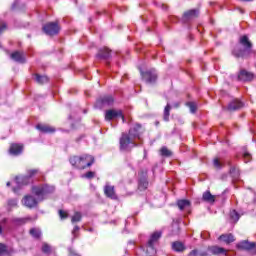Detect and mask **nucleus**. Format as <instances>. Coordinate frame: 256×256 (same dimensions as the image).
Listing matches in <instances>:
<instances>
[{"label": "nucleus", "instance_id": "nucleus-1", "mask_svg": "<svg viewBox=\"0 0 256 256\" xmlns=\"http://www.w3.org/2000/svg\"><path fill=\"white\" fill-rule=\"evenodd\" d=\"M95 163V157L89 154H83L80 156H73L70 158V164L75 169H87V167H91Z\"/></svg>", "mask_w": 256, "mask_h": 256}, {"label": "nucleus", "instance_id": "nucleus-2", "mask_svg": "<svg viewBox=\"0 0 256 256\" xmlns=\"http://www.w3.org/2000/svg\"><path fill=\"white\" fill-rule=\"evenodd\" d=\"M54 188L49 185H40L32 187L33 195L37 196V199L41 201L43 199V195H47V193H53Z\"/></svg>", "mask_w": 256, "mask_h": 256}, {"label": "nucleus", "instance_id": "nucleus-3", "mask_svg": "<svg viewBox=\"0 0 256 256\" xmlns=\"http://www.w3.org/2000/svg\"><path fill=\"white\" fill-rule=\"evenodd\" d=\"M159 239H161V233L160 232H154L149 241H148V246H147V250L146 253L149 256H153L155 255V253H157V250H155V247H153L155 245V243H157V241H159Z\"/></svg>", "mask_w": 256, "mask_h": 256}, {"label": "nucleus", "instance_id": "nucleus-4", "mask_svg": "<svg viewBox=\"0 0 256 256\" xmlns=\"http://www.w3.org/2000/svg\"><path fill=\"white\" fill-rule=\"evenodd\" d=\"M42 29L46 35L53 37V35L59 34V31H61V26H59L58 22H49L45 24Z\"/></svg>", "mask_w": 256, "mask_h": 256}, {"label": "nucleus", "instance_id": "nucleus-5", "mask_svg": "<svg viewBox=\"0 0 256 256\" xmlns=\"http://www.w3.org/2000/svg\"><path fill=\"white\" fill-rule=\"evenodd\" d=\"M239 43L244 47L247 51L248 55H253L256 57V50L253 49V42L247 37V35H243L239 38Z\"/></svg>", "mask_w": 256, "mask_h": 256}, {"label": "nucleus", "instance_id": "nucleus-6", "mask_svg": "<svg viewBox=\"0 0 256 256\" xmlns=\"http://www.w3.org/2000/svg\"><path fill=\"white\" fill-rule=\"evenodd\" d=\"M117 117H121L123 123H125V115H123V110L110 109L105 112L106 121H113V119H117Z\"/></svg>", "mask_w": 256, "mask_h": 256}, {"label": "nucleus", "instance_id": "nucleus-7", "mask_svg": "<svg viewBox=\"0 0 256 256\" xmlns=\"http://www.w3.org/2000/svg\"><path fill=\"white\" fill-rule=\"evenodd\" d=\"M23 205L28 207L29 209H33V207H37V203H39L38 198L36 199L32 195H27L22 200Z\"/></svg>", "mask_w": 256, "mask_h": 256}, {"label": "nucleus", "instance_id": "nucleus-8", "mask_svg": "<svg viewBox=\"0 0 256 256\" xmlns=\"http://www.w3.org/2000/svg\"><path fill=\"white\" fill-rule=\"evenodd\" d=\"M104 195L108 197V199H113L114 201H117V193H115V186H111L109 184H106L104 187Z\"/></svg>", "mask_w": 256, "mask_h": 256}, {"label": "nucleus", "instance_id": "nucleus-9", "mask_svg": "<svg viewBox=\"0 0 256 256\" xmlns=\"http://www.w3.org/2000/svg\"><path fill=\"white\" fill-rule=\"evenodd\" d=\"M238 79L239 81H253L255 79V75L252 72L246 71V70H241L240 73L238 74Z\"/></svg>", "mask_w": 256, "mask_h": 256}, {"label": "nucleus", "instance_id": "nucleus-10", "mask_svg": "<svg viewBox=\"0 0 256 256\" xmlns=\"http://www.w3.org/2000/svg\"><path fill=\"white\" fill-rule=\"evenodd\" d=\"M133 138L130 137L127 134H122V137L120 138V149L125 151L127 147H129L130 143H133Z\"/></svg>", "mask_w": 256, "mask_h": 256}, {"label": "nucleus", "instance_id": "nucleus-11", "mask_svg": "<svg viewBox=\"0 0 256 256\" xmlns=\"http://www.w3.org/2000/svg\"><path fill=\"white\" fill-rule=\"evenodd\" d=\"M238 249H244L246 251H255L256 244L255 242L243 241L237 244Z\"/></svg>", "mask_w": 256, "mask_h": 256}, {"label": "nucleus", "instance_id": "nucleus-12", "mask_svg": "<svg viewBox=\"0 0 256 256\" xmlns=\"http://www.w3.org/2000/svg\"><path fill=\"white\" fill-rule=\"evenodd\" d=\"M142 77L146 81V83H155V81H157V73L153 71H147L143 73Z\"/></svg>", "mask_w": 256, "mask_h": 256}, {"label": "nucleus", "instance_id": "nucleus-13", "mask_svg": "<svg viewBox=\"0 0 256 256\" xmlns=\"http://www.w3.org/2000/svg\"><path fill=\"white\" fill-rule=\"evenodd\" d=\"M9 153L10 155H21V153H23V145L17 143L11 144L9 148Z\"/></svg>", "mask_w": 256, "mask_h": 256}, {"label": "nucleus", "instance_id": "nucleus-14", "mask_svg": "<svg viewBox=\"0 0 256 256\" xmlns=\"http://www.w3.org/2000/svg\"><path fill=\"white\" fill-rule=\"evenodd\" d=\"M219 241H222L223 243H226V245H229L231 243H234L235 241V236L233 234L228 233V234H222L219 236Z\"/></svg>", "mask_w": 256, "mask_h": 256}, {"label": "nucleus", "instance_id": "nucleus-15", "mask_svg": "<svg viewBox=\"0 0 256 256\" xmlns=\"http://www.w3.org/2000/svg\"><path fill=\"white\" fill-rule=\"evenodd\" d=\"M36 129H38V131H41V133H55V128L47 124H38L36 126Z\"/></svg>", "mask_w": 256, "mask_h": 256}, {"label": "nucleus", "instance_id": "nucleus-16", "mask_svg": "<svg viewBox=\"0 0 256 256\" xmlns=\"http://www.w3.org/2000/svg\"><path fill=\"white\" fill-rule=\"evenodd\" d=\"M202 199L206 203L213 204L215 202V199H217V196L211 194L210 191H206V192L203 193Z\"/></svg>", "mask_w": 256, "mask_h": 256}, {"label": "nucleus", "instance_id": "nucleus-17", "mask_svg": "<svg viewBox=\"0 0 256 256\" xmlns=\"http://www.w3.org/2000/svg\"><path fill=\"white\" fill-rule=\"evenodd\" d=\"M141 129V125L136 124L133 128L129 130V137L132 139L139 138V130Z\"/></svg>", "mask_w": 256, "mask_h": 256}, {"label": "nucleus", "instance_id": "nucleus-18", "mask_svg": "<svg viewBox=\"0 0 256 256\" xmlns=\"http://www.w3.org/2000/svg\"><path fill=\"white\" fill-rule=\"evenodd\" d=\"M141 129V125L136 124L133 128L129 130V137L132 139L139 138V130Z\"/></svg>", "mask_w": 256, "mask_h": 256}, {"label": "nucleus", "instance_id": "nucleus-19", "mask_svg": "<svg viewBox=\"0 0 256 256\" xmlns=\"http://www.w3.org/2000/svg\"><path fill=\"white\" fill-rule=\"evenodd\" d=\"M241 107H243V102L234 100L228 105V111H237V109H241Z\"/></svg>", "mask_w": 256, "mask_h": 256}, {"label": "nucleus", "instance_id": "nucleus-20", "mask_svg": "<svg viewBox=\"0 0 256 256\" xmlns=\"http://www.w3.org/2000/svg\"><path fill=\"white\" fill-rule=\"evenodd\" d=\"M199 15V12L197 10H190L183 15L184 21H189L191 19H195Z\"/></svg>", "mask_w": 256, "mask_h": 256}, {"label": "nucleus", "instance_id": "nucleus-21", "mask_svg": "<svg viewBox=\"0 0 256 256\" xmlns=\"http://www.w3.org/2000/svg\"><path fill=\"white\" fill-rule=\"evenodd\" d=\"M177 206L180 209V211H183L184 209H188V207H191V201L189 200H178Z\"/></svg>", "mask_w": 256, "mask_h": 256}, {"label": "nucleus", "instance_id": "nucleus-22", "mask_svg": "<svg viewBox=\"0 0 256 256\" xmlns=\"http://www.w3.org/2000/svg\"><path fill=\"white\" fill-rule=\"evenodd\" d=\"M34 79L36 83H39L40 85L49 83V78L45 75L34 74Z\"/></svg>", "mask_w": 256, "mask_h": 256}, {"label": "nucleus", "instance_id": "nucleus-23", "mask_svg": "<svg viewBox=\"0 0 256 256\" xmlns=\"http://www.w3.org/2000/svg\"><path fill=\"white\" fill-rule=\"evenodd\" d=\"M172 249L174 251H177L178 253H181L185 251V245L182 242L176 241V242H173Z\"/></svg>", "mask_w": 256, "mask_h": 256}, {"label": "nucleus", "instance_id": "nucleus-24", "mask_svg": "<svg viewBox=\"0 0 256 256\" xmlns=\"http://www.w3.org/2000/svg\"><path fill=\"white\" fill-rule=\"evenodd\" d=\"M11 58L14 61H17L18 63H23L25 61V58L23 57V53L21 52H14L11 54Z\"/></svg>", "mask_w": 256, "mask_h": 256}, {"label": "nucleus", "instance_id": "nucleus-25", "mask_svg": "<svg viewBox=\"0 0 256 256\" xmlns=\"http://www.w3.org/2000/svg\"><path fill=\"white\" fill-rule=\"evenodd\" d=\"M111 56V50H109V48H104L103 50H100L98 57H100L101 59H109V57Z\"/></svg>", "mask_w": 256, "mask_h": 256}, {"label": "nucleus", "instance_id": "nucleus-26", "mask_svg": "<svg viewBox=\"0 0 256 256\" xmlns=\"http://www.w3.org/2000/svg\"><path fill=\"white\" fill-rule=\"evenodd\" d=\"M232 55H233L234 57H236V59H239V58L245 56V50H243V49H241V48H235V49L232 51Z\"/></svg>", "mask_w": 256, "mask_h": 256}, {"label": "nucleus", "instance_id": "nucleus-27", "mask_svg": "<svg viewBox=\"0 0 256 256\" xmlns=\"http://www.w3.org/2000/svg\"><path fill=\"white\" fill-rule=\"evenodd\" d=\"M37 175H41V171H39V169L28 170V176L25 177L24 180L31 179V177H35Z\"/></svg>", "mask_w": 256, "mask_h": 256}, {"label": "nucleus", "instance_id": "nucleus-28", "mask_svg": "<svg viewBox=\"0 0 256 256\" xmlns=\"http://www.w3.org/2000/svg\"><path fill=\"white\" fill-rule=\"evenodd\" d=\"M207 252L206 251H203V250H197V249H194L192 250L188 256H207Z\"/></svg>", "mask_w": 256, "mask_h": 256}, {"label": "nucleus", "instance_id": "nucleus-29", "mask_svg": "<svg viewBox=\"0 0 256 256\" xmlns=\"http://www.w3.org/2000/svg\"><path fill=\"white\" fill-rule=\"evenodd\" d=\"M30 235L34 237V239H39L41 237V230L39 228L30 229Z\"/></svg>", "mask_w": 256, "mask_h": 256}, {"label": "nucleus", "instance_id": "nucleus-30", "mask_svg": "<svg viewBox=\"0 0 256 256\" xmlns=\"http://www.w3.org/2000/svg\"><path fill=\"white\" fill-rule=\"evenodd\" d=\"M211 253L214 255H221V253H225V250L219 246H213L210 248Z\"/></svg>", "mask_w": 256, "mask_h": 256}, {"label": "nucleus", "instance_id": "nucleus-31", "mask_svg": "<svg viewBox=\"0 0 256 256\" xmlns=\"http://www.w3.org/2000/svg\"><path fill=\"white\" fill-rule=\"evenodd\" d=\"M102 105H112L113 103V96H104L101 99Z\"/></svg>", "mask_w": 256, "mask_h": 256}, {"label": "nucleus", "instance_id": "nucleus-32", "mask_svg": "<svg viewBox=\"0 0 256 256\" xmlns=\"http://www.w3.org/2000/svg\"><path fill=\"white\" fill-rule=\"evenodd\" d=\"M171 113V105L167 104L164 108V121H169V115Z\"/></svg>", "mask_w": 256, "mask_h": 256}, {"label": "nucleus", "instance_id": "nucleus-33", "mask_svg": "<svg viewBox=\"0 0 256 256\" xmlns=\"http://www.w3.org/2000/svg\"><path fill=\"white\" fill-rule=\"evenodd\" d=\"M97 175L96 171H88L85 174L82 175L83 179H94V177Z\"/></svg>", "mask_w": 256, "mask_h": 256}, {"label": "nucleus", "instance_id": "nucleus-34", "mask_svg": "<svg viewBox=\"0 0 256 256\" xmlns=\"http://www.w3.org/2000/svg\"><path fill=\"white\" fill-rule=\"evenodd\" d=\"M81 219H82L81 212H75L71 218V221H72V223H79V221H81Z\"/></svg>", "mask_w": 256, "mask_h": 256}, {"label": "nucleus", "instance_id": "nucleus-35", "mask_svg": "<svg viewBox=\"0 0 256 256\" xmlns=\"http://www.w3.org/2000/svg\"><path fill=\"white\" fill-rule=\"evenodd\" d=\"M148 186L149 183L146 180H141L138 184V188L140 189V191H145V189H147Z\"/></svg>", "mask_w": 256, "mask_h": 256}, {"label": "nucleus", "instance_id": "nucleus-36", "mask_svg": "<svg viewBox=\"0 0 256 256\" xmlns=\"http://www.w3.org/2000/svg\"><path fill=\"white\" fill-rule=\"evenodd\" d=\"M230 218L232 219V221L237 223V221H239V213L237 211H235V210H232L230 212Z\"/></svg>", "mask_w": 256, "mask_h": 256}, {"label": "nucleus", "instance_id": "nucleus-37", "mask_svg": "<svg viewBox=\"0 0 256 256\" xmlns=\"http://www.w3.org/2000/svg\"><path fill=\"white\" fill-rule=\"evenodd\" d=\"M162 157H171V152L167 147H162L160 150Z\"/></svg>", "mask_w": 256, "mask_h": 256}, {"label": "nucleus", "instance_id": "nucleus-38", "mask_svg": "<svg viewBox=\"0 0 256 256\" xmlns=\"http://www.w3.org/2000/svg\"><path fill=\"white\" fill-rule=\"evenodd\" d=\"M42 252L49 255V253H51V246H49V244H47V243H44L42 245Z\"/></svg>", "mask_w": 256, "mask_h": 256}, {"label": "nucleus", "instance_id": "nucleus-39", "mask_svg": "<svg viewBox=\"0 0 256 256\" xmlns=\"http://www.w3.org/2000/svg\"><path fill=\"white\" fill-rule=\"evenodd\" d=\"M213 165L216 169H221V167H223V164H221V161L219 160V158H215L213 160Z\"/></svg>", "mask_w": 256, "mask_h": 256}, {"label": "nucleus", "instance_id": "nucleus-40", "mask_svg": "<svg viewBox=\"0 0 256 256\" xmlns=\"http://www.w3.org/2000/svg\"><path fill=\"white\" fill-rule=\"evenodd\" d=\"M58 213L61 219H67L69 217V213L65 210H59Z\"/></svg>", "mask_w": 256, "mask_h": 256}, {"label": "nucleus", "instance_id": "nucleus-41", "mask_svg": "<svg viewBox=\"0 0 256 256\" xmlns=\"http://www.w3.org/2000/svg\"><path fill=\"white\" fill-rule=\"evenodd\" d=\"M188 107L190 108L191 113H195V111H197V105L193 102H189Z\"/></svg>", "mask_w": 256, "mask_h": 256}, {"label": "nucleus", "instance_id": "nucleus-42", "mask_svg": "<svg viewBox=\"0 0 256 256\" xmlns=\"http://www.w3.org/2000/svg\"><path fill=\"white\" fill-rule=\"evenodd\" d=\"M72 235L74 239H77V237H79V226L74 227V229L72 230Z\"/></svg>", "mask_w": 256, "mask_h": 256}, {"label": "nucleus", "instance_id": "nucleus-43", "mask_svg": "<svg viewBox=\"0 0 256 256\" xmlns=\"http://www.w3.org/2000/svg\"><path fill=\"white\" fill-rule=\"evenodd\" d=\"M3 253H7V246L3 243H0V255H3Z\"/></svg>", "mask_w": 256, "mask_h": 256}, {"label": "nucleus", "instance_id": "nucleus-44", "mask_svg": "<svg viewBox=\"0 0 256 256\" xmlns=\"http://www.w3.org/2000/svg\"><path fill=\"white\" fill-rule=\"evenodd\" d=\"M244 161H245V163H249V161H251V154L245 153L244 154Z\"/></svg>", "mask_w": 256, "mask_h": 256}, {"label": "nucleus", "instance_id": "nucleus-45", "mask_svg": "<svg viewBox=\"0 0 256 256\" xmlns=\"http://www.w3.org/2000/svg\"><path fill=\"white\" fill-rule=\"evenodd\" d=\"M8 205H9L10 207H16V205H17V200H9V201H8Z\"/></svg>", "mask_w": 256, "mask_h": 256}, {"label": "nucleus", "instance_id": "nucleus-46", "mask_svg": "<svg viewBox=\"0 0 256 256\" xmlns=\"http://www.w3.org/2000/svg\"><path fill=\"white\" fill-rule=\"evenodd\" d=\"M5 223H7V219H3L1 222H0V235L1 233H3V227L1 225H5Z\"/></svg>", "mask_w": 256, "mask_h": 256}, {"label": "nucleus", "instance_id": "nucleus-47", "mask_svg": "<svg viewBox=\"0 0 256 256\" xmlns=\"http://www.w3.org/2000/svg\"><path fill=\"white\" fill-rule=\"evenodd\" d=\"M5 29H7V24L2 23V24L0 25V33H3V31H5Z\"/></svg>", "mask_w": 256, "mask_h": 256}, {"label": "nucleus", "instance_id": "nucleus-48", "mask_svg": "<svg viewBox=\"0 0 256 256\" xmlns=\"http://www.w3.org/2000/svg\"><path fill=\"white\" fill-rule=\"evenodd\" d=\"M17 221H18V223L23 224V223H25L26 221H29V218H20V219H18Z\"/></svg>", "mask_w": 256, "mask_h": 256}, {"label": "nucleus", "instance_id": "nucleus-49", "mask_svg": "<svg viewBox=\"0 0 256 256\" xmlns=\"http://www.w3.org/2000/svg\"><path fill=\"white\" fill-rule=\"evenodd\" d=\"M240 1L249 2V1H253V0H240Z\"/></svg>", "mask_w": 256, "mask_h": 256}, {"label": "nucleus", "instance_id": "nucleus-50", "mask_svg": "<svg viewBox=\"0 0 256 256\" xmlns=\"http://www.w3.org/2000/svg\"><path fill=\"white\" fill-rule=\"evenodd\" d=\"M11 185V182H7V187H9Z\"/></svg>", "mask_w": 256, "mask_h": 256}, {"label": "nucleus", "instance_id": "nucleus-51", "mask_svg": "<svg viewBox=\"0 0 256 256\" xmlns=\"http://www.w3.org/2000/svg\"><path fill=\"white\" fill-rule=\"evenodd\" d=\"M16 182L19 183V178H16Z\"/></svg>", "mask_w": 256, "mask_h": 256}]
</instances>
